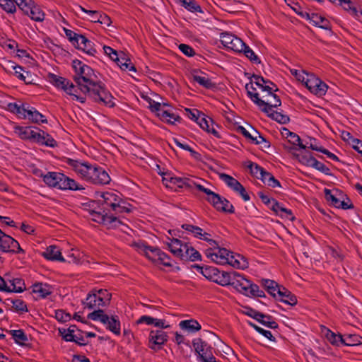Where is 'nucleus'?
I'll return each mask as SVG.
<instances>
[{"mask_svg": "<svg viewBox=\"0 0 362 362\" xmlns=\"http://www.w3.org/2000/svg\"><path fill=\"white\" fill-rule=\"evenodd\" d=\"M93 77L97 78L92 68L86 64L81 66L79 76H74V80L77 85V90H80L95 103L113 107L115 104L112 95L106 89L103 83L95 81Z\"/></svg>", "mask_w": 362, "mask_h": 362, "instance_id": "obj_1", "label": "nucleus"}, {"mask_svg": "<svg viewBox=\"0 0 362 362\" xmlns=\"http://www.w3.org/2000/svg\"><path fill=\"white\" fill-rule=\"evenodd\" d=\"M76 175L83 180L90 184L104 185L110 183L111 179L109 174L101 167L88 162H81L69 158L65 159Z\"/></svg>", "mask_w": 362, "mask_h": 362, "instance_id": "obj_2", "label": "nucleus"}, {"mask_svg": "<svg viewBox=\"0 0 362 362\" xmlns=\"http://www.w3.org/2000/svg\"><path fill=\"white\" fill-rule=\"evenodd\" d=\"M197 189L207 195L206 200L218 211L233 214L234 207L230 202L218 194L212 192L204 186H197Z\"/></svg>", "mask_w": 362, "mask_h": 362, "instance_id": "obj_3", "label": "nucleus"}, {"mask_svg": "<svg viewBox=\"0 0 362 362\" xmlns=\"http://www.w3.org/2000/svg\"><path fill=\"white\" fill-rule=\"evenodd\" d=\"M88 318L94 321H100L106 325L107 329L116 335L120 334V322L116 315L109 317L103 310L98 309L88 315Z\"/></svg>", "mask_w": 362, "mask_h": 362, "instance_id": "obj_4", "label": "nucleus"}, {"mask_svg": "<svg viewBox=\"0 0 362 362\" xmlns=\"http://www.w3.org/2000/svg\"><path fill=\"white\" fill-rule=\"evenodd\" d=\"M111 293L105 289L94 290L89 293L83 303L88 309H94L108 305L111 300Z\"/></svg>", "mask_w": 362, "mask_h": 362, "instance_id": "obj_5", "label": "nucleus"}, {"mask_svg": "<svg viewBox=\"0 0 362 362\" xmlns=\"http://www.w3.org/2000/svg\"><path fill=\"white\" fill-rule=\"evenodd\" d=\"M48 80L54 86L64 90L67 94L73 96L74 99L78 100L81 103L86 102L85 97H80L76 95L77 88L69 80L51 73L48 74Z\"/></svg>", "mask_w": 362, "mask_h": 362, "instance_id": "obj_6", "label": "nucleus"}, {"mask_svg": "<svg viewBox=\"0 0 362 362\" xmlns=\"http://www.w3.org/2000/svg\"><path fill=\"white\" fill-rule=\"evenodd\" d=\"M235 284L238 285L237 291L247 296L265 297L264 291L259 289V286L252 283L242 275L238 284L237 283Z\"/></svg>", "mask_w": 362, "mask_h": 362, "instance_id": "obj_7", "label": "nucleus"}, {"mask_svg": "<svg viewBox=\"0 0 362 362\" xmlns=\"http://www.w3.org/2000/svg\"><path fill=\"white\" fill-rule=\"evenodd\" d=\"M89 214L91 216L92 221L103 224L108 228H117L122 224V221L114 215H108L104 210L103 213L95 211L94 210H90Z\"/></svg>", "mask_w": 362, "mask_h": 362, "instance_id": "obj_8", "label": "nucleus"}, {"mask_svg": "<svg viewBox=\"0 0 362 362\" xmlns=\"http://www.w3.org/2000/svg\"><path fill=\"white\" fill-rule=\"evenodd\" d=\"M305 87L313 93L322 96L325 95L328 86L313 74H306V81H305Z\"/></svg>", "mask_w": 362, "mask_h": 362, "instance_id": "obj_9", "label": "nucleus"}, {"mask_svg": "<svg viewBox=\"0 0 362 362\" xmlns=\"http://www.w3.org/2000/svg\"><path fill=\"white\" fill-rule=\"evenodd\" d=\"M240 276L241 274L236 272H226L218 270L214 282L223 286L230 285L237 290L238 285L235 283L238 284Z\"/></svg>", "mask_w": 362, "mask_h": 362, "instance_id": "obj_10", "label": "nucleus"}, {"mask_svg": "<svg viewBox=\"0 0 362 362\" xmlns=\"http://www.w3.org/2000/svg\"><path fill=\"white\" fill-rule=\"evenodd\" d=\"M221 41L226 47L237 52H242L245 47V42L240 38L228 33L221 34Z\"/></svg>", "mask_w": 362, "mask_h": 362, "instance_id": "obj_11", "label": "nucleus"}, {"mask_svg": "<svg viewBox=\"0 0 362 362\" xmlns=\"http://www.w3.org/2000/svg\"><path fill=\"white\" fill-rule=\"evenodd\" d=\"M0 249L3 252L24 253V250L21 247L18 242L6 234H4L0 240Z\"/></svg>", "mask_w": 362, "mask_h": 362, "instance_id": "obj_12", "label": "nucleus"}, {"mask_svg": "<svg viewBox=\"0 0 362 362\" xmlns=\"http://www.w3.org/2000/svg\"><path fill=\"white\" fill-rule=\"evenodd\" d=\"M35 129L30 141L52 148L57 146V142L49 134L37 127H35Z\"/></svg>", "mask_w": 362, "mask_h": 362, "instance_id": "obj_13", "label": "nucleus"}, {"mask_svg": "<svg viewBox=\"0 0 362 362\" xmlns=\"http://www.w3.org/2000/svg\"><path fill=\"white\" fill-rule=\"evenodd\" d=\"M205 255L208 258H210L217 264H226L228 262L227 257L230 255V251L223 247H219L215 251H214V249H206Z\"/></svg>", "mask_w": 362, "mask_h": 362, "instance_id": "obj_14", "label": "nucleus"}, {"mask_svg": "<svg viewBox=\"0 0 362 362\" xmlns=\"http://www.w3.org/2000/svg\"><path fill=\"white\" fill-rule=\"evenodd\" d=\"M238 132L241 133L245 138L251 140L253 143L256 144H260L264 143V148H269L270 144L268 141L265 139L264 136H262L259 132L256 129H252V134L250 133L246 129L242 126L238 127Z\"/></svg>", "mask_w": 362, "mask_h": 362, "instance_id": "obj_15", "label": "nucleus"}, {"mask_svg": "<svg viewBox=\"0 0 362 362\" xmlns=\"http://www.w3.org/2000/svg\"><path fill=\"white\" fill-rule=\"evenodd\" d=\"M252 78L255 79V85L259 86L263 91H267L268 95L279 90L276 84L269 80H266L262 76L253 74Z\"/></svg>", "mask_w": 362, "mask_h": 362, "instance_id": "obj_16", "label": "nucleus"}, {"mask_svg": "<svg viewBox=\"0 0 362 362\" xmlns=\"http://www.w3.org/2000/svg\"><path fill=\"white\" fill-rule=\"evenodd\" d=\"M261 110L266 113L267 115L271 119L278 122L281 124H287L290 121V118L288 115H284L281 112L271 110L267 104L264 105L261 108Z\"/></svg>", "mask_w": 362, "mask_h": 362, "instance_id": "obj_17", "label": "nucleus"}, {"mask_svg": "<svg viewBox=\"0 0 362 362\" xmlns=\"http://www.w3.org/2000/svg\"><path fill=\"white\" fill-rule=\"evenodd\" d=\"M169 182L176 185L179 188H182L184 187L187 188H192L193 187H195L197 189V186H202L199 182H197L194 180L188 177H170Z\"/></svg>", "mask_w": 362, "mask_h": 362, "instance_id": "obj_18", "label": "nucleus"}, {"mask_svg": "<svg viewBox=\"0 0 362 362\" xmlns=\"http://www.w3.org/2000/svg\"><path fill=\"white\" fill-rule=\"evenodd\" d=\"M80 37L81 39L78 43L76 44L75 47L83 50L90 56H94L97 51L93 47V42L86 38L84 35H81Z\"/></svg>", "mask_w": 362, "mask_h": 362, "instance_id": "obj_19", "label": "nucleus"}, {"mask_svg": "<svg viewBox=\"0 0 362 362\" xmlns=\"http://www.w3.org/2000/svg\"><path fill=\"white\" fill-rule=\"evenodd\" d=\"M278 296L279 300L284 303L292 306L297 304L296 296L284 286L279 288Z\"/></svg>", "mask_w": 362, "mask_h": 362, "instance_id": "obj_20", "label": "nucleus"}, {"mask_svg": "<svg viewBox=\"0 0 362 362\" xmlns=\"http://www.w3.org/2000/svg\"><path fill=\"white\" fill-rule=\"evenodd\" d=\"M339 5L356 18L362 16V9L358 8L351 0H339Z\"/></svg>", "mask_w": 362, "mask_h": 362, "instance_id": "obj_21", "label": "nucleus"}, {"mask_svg": "<svg viewBox=\"0 0 362 362\" xmlns=\"http://www.w3.org/2000/svg\"><path fill=\"white\" fill-rule=\"evenodd\" d=\"M272 206L270 208L276 214L286 218L288 220L293 221L295 217L293 215L291 210L284 208L276 199H272Z\"/></svg>", "mask_w": 362, "mask_h": 362, "instance_id": "obj_22", "label": "nucleus"}, {"mask_svg": "<svg viewBox=\"0 0 362 362\" xmlns=\"http://www.w3.org/2000/svg\"><path fill=\"white\" fill-rule=\"evenodd\" d=\"M42 256L47 259L52 261H59L62 262L66 260L62 256V253L58 247L55 245L49 246L45 252L42 253Z\"/></svg>", "mask_w": 362, "mask_h": 362, "instance_id": "obj_23", "label": "nucleus"}, {"mask_svg": "<svg viewBox=\"0 0 362 362\" xmlns=\"http://www.w3.org/2000/svg\"><path fill=\"white\" fill-rule=\"evenodd\" d=\"M170 243H167L170 251L174 255L180 258L184 252L185 245H186L187 243H183L180 240L177 238H172L170 239Z\"/></svg>", "mask_w": 362, "mask_h": 362, "instance_id": "obj_24", "label": "nucleus"}, {"mask_svg": "<svg viewBox=\"0 0 362 362\" xmlns=\"http://www.w3.org/2000/svg\"><path fill=\"white\" fill-rule=\"evenodd\" d=\"M168 335L163 330H152L148 337L150 343L153 345H162L168 341Z\"/></svg>", "mask_w": 362, "mask_h": 362, "instance_id": "obj_25", "label": "nucleus"}, {"mask_svg": "<svg viewBox=\"0 0 362 362\" xmlns=\"http://www.w3.org/2000/svg\"><path fill=\"white\" fill-rule=\"evenodd\" d=\"M52 286L47 284L37 282L33 285V293L38 294L42 298H46L49 296L52 293Z\"/></svg>", "mask_w": 362, "mask_h": 362, "instance_id": "obj_26", "label": "nucleus"}, {"mask_svg": "<svg viewBox=\"0 0 362 362\" xmlns=\"http://www.w3.org/2000/svg\"><path fill=\"white\" fill-rule=\"evenodd\" d=\"M245 89L248 97L258 107L261 108L264 105H266V101L259 98V93L255 92L256 88L253 86L252 81H251L250 83H247L245 85Z\"/></svg>", "mask_w": 362, "mask_h": 362, "instance_id": "obj_27", "label": "nucleus"}, {"mask_svg": "<svg viewBox=\"0 0 362 362\" xmlns=\"http://www.w3.org/2000/svg\"><path fill=\"white\" fill-rule=\"evenodd\" d=\"M182 228L185 230H187L192 233L195 238L207 240L211 235L206 232L203 231V230L199 227L191 224H183Z\"/></svg>", "mask_w": 362, "mask_h": 362, "instance_id": "obj_28", "label": "nucleus"}, {"mask_svg": "<svg viewBox=\"0 0 362 362\" xmlns=\"http://www.w3.org/2000/svg\"><path fill=\"white\" fill-rule=\"evenodd\" d=\"M284 137L288 139V142L293 145H297L301 149H305L306 146L301 142L300 136L296 133L290 132L287 128L284 127L281 131Z\"/></svg>", "mask_w": 362, "mask_h": 362, "instance_id": "obj_29", "label": "nucleus"}, {"mask_svg": "<svg viewBox=\"0 0 362 362\" xmlns=\"http://www.w3.org/2000/svg\"><path fill=\"white\" fill-rule=\"evenodd\" d=\"M179 326L182 330L190 333H194L202 329L201 325L194 319L182 320L180 322Z\"/></svg>", "mask_w": 362, "mask_h": 362, "instance_id": "obj_30", "label": "nucleus"}, {"mask_svg": "<svg viewBox=\"0 0 362 362\" xmlns=\"http://www.w3.org/2000/svg\"><path fill=\"white\" fill-rule=\"evenodd\" d=\"M310 22L313 23V25L315 26H317L325 30H331V25L329 21L325 17L317 13H311Z\"/></svg>", "mask_w": 362, "mask_h": 362, "instance_id": "obj_31", "label": "nucleus"}, {"mask_svg": "<svg viewBox=\"0 0 362 362\" xmlns=\"http://www.w3.org/2000/svg\"><path fill=\"white\" fill-rule=\"evenodd\" d=\"M194 268H196L198 272H200L207 279L214 282L215 281L218 271L217 268L214 267H201L197 264L194 266Z\"/></svg>", "mask_w": 362, "mask_h": 362, "instance_id": "obj_32", "label": "nucleus"}, {"mask_svg": "<svg viewBox=\"0 0 362 362\" xmlns=\"http://www.w3.org/2000/svg\"><path fill=\"white\" fill-rule=\"evenodd\" d=\"M180 259L182 260H190L194 262L201 259V255L194 247H190L187 244L185 245V250Z\"/></svg>", "mask_w": 362, "mask_h": 362, "instance_id": "obj_33", "label": "nucleus"}, {"mask_svg": "<svg viewBox=\"0 0 362 362\" xmlns=\"http://www.w3.org/2000/svg\"><path fill=\"white\" fill-rule=\"evenodd\" d=\"M101 197L103 199L104 204L112 208L117 207V204L121 201V199L112 192H105L102 193Z\"/></svg>", "mask_w": 362, "mask_h": 362, "instance_id": "obj_34", "label": "nucleus"}, {"mask_svg": "<svg viewBox=\"0 0 362 362\" xmlns=\"http://www.w3.org/2000/svg\"><path fill=\"white\" fill-rule=\"evenodd\" d=\"M6 331L12 336L13 339H14L16 344L21 346L26 345V341H28V338L23 329Z\"/></svg>", "mask_w": 362, "mask_h": 362, "instance_id": "obj_35", "label": "nucleus"}, {"mask_svg": "<svg viewBox=\"0 0 362 362\" xmlns=\"http://www.w3.org/2000/svg\"><path fill=\"white\" fill-rule=\"evenodd\" d=\"M40 176L43 178V181L51 187H57V184L59 177H61L60 173L57 172H48L47 174H41Z\"/></svg>", "mask_w": 362, "mask_h": 362, "instance_id": "obj_36", "label": "nucleus"}, {"mask_svg": "<svg viewBox=\"0 0 362 362\" xmlns=\"http://www.w3.org/2000/svg\"><path fill=\"white\" fill-rule=\"evenodd\" d=\"M26 117H28L30 120H31L33 122L38 123H46L47 119H45V116L40 113L37 110H36L34 107H32L31 109H28L25 112Z\"/></svg>", "mask_w": 362, "mask_h": 362, "instance_id": "obj_37", "label": "nucleus"}, {"mask_svg": "<svg viewBox=\"0 0 362 362\" xmlns=\"http://www.w3.org/2000/svg\"><path fill=\"white\" fill-rule=\"evenodd\" d=\"M261 283L267 291L274 298H276V295L275 292H278L279 288L282 286L270 279H262Z\"/></svg>", "mask_w": 362, "mask_h": 362, "instance_id": "obj_38", "label": "nucleus"}, {"mask_svg": "<svg viewBox=\"0 0 362 362\" xmlns=\"http://www.w3.org/2000/svg\"><path fill=\"white\" fill-rule=\"evenodd\" d=\"M15 133H16L21 139L31 140L32 136H33V129L31 127L18 126L15 128Z\"/></svg>", "mask_w": 362, "mask_h": 362, "instance_id": "obj_39", "label": "nucleus"}, {"mask_svg": "<svg viewBox=\"0 0 362 362\" xmlns=\"http://www.w3.org/2000/svg\"><path fill=\"white\" fill-rule=\"evenodd\" d=\"M193 81L198 83L200 86L212 89L216 88V83L211 81L210 78L206 76H199L197 74H192Z\"/></svg>", "mask_w": 362, "mask_h": 362, "instance_id": "obj_40", "label": "nucleus"}, {"mask_svg": "<svg viewBox=\"0 0 362 362\" xmlns=\"http://www.w3.org/2000/svg\"><path fill=\"white\" fill-rule=\"evenodd\" d=\"M342 344L345 346H357L362 344V337L358 334H344Z\"/></svg>", "mask_w": 362, "mask_h": 362, "instance_id": "obj_41", "label": "nucleus"}, {"mask_svg": "<svg viewBox=\"0 0 362 362\" xmlns=\"http://www.w3.org/2000/svg\"><path fill=\"white\" fill-rule=\"evenodd\" d=\"M8 281L11 283V286H13L12 288H10V291L8 293H22L25 290H26V286L24 280L22 279L21 278H14Z\"/></svg>", "mask_w": 362, "mask_h": 362, "instance_id": "obj_42", "label": "nucleus"}, {"mask_svg": "<svg viewBox=\"0 0 362 362\" xmlns=\"http://www.w3.org/2000/svg\"><path fill=\"white\" fill-rule=\"evenodd\" d=\"M219 177L233 191L238 189V187L241 185L240 182L229 175L221 173Z\"/></svg>", "mask_w": 362, "mask_h": 362, "instance_id": "obj_43", "label": "nucleus"}, {"mask_svg": "<svg viewBox=\"0 0 362 362\" xmlns=\"http://www.w3.org/2000/svg\"><path fill=\"white\" fill-rule=\"evenodd\" d=\"M262 181L272 187H281V184L279 180H277L272 173L266 171L264 174L262 175V177H260Z\"/></svg>", "mask_w": 362, "mask_h": 362, "instance_id": "obj_44", "label": "nucleus"}, {"mask_svg": "<svg viewBox=\"0 0 362 362\" xmlns=\"http://www.w3.org/2000/svg\"><path fill=\"white\" fill-rule=\"evenodd\" d=\"M8 110L13 113L17 114L20 117L26 118L25 112L27 107L25 105H18L16 103H9L8 105Z\"/></svg>", "mask_w": 362, "mask_h": 362, "instance_id": "obj_45", "label": "nucleus"}, {"mask_svg": "<svg viewBox=\"0 0 362 362\" xmlns=\"http://www.w3.org/2000/svg\"><path fill=\"white\" fill-rule=\"evenodd\" d=\"M28 16L30 17L31 19L35 21H42L45 18V13L42 11L38 7L33 5L29 11V13H27Z\"/></svg>", "mask_w": 362, "mask_h": 362, "instance_id": "obj_46", "label": "nucleus"}, {"mask_svg": "<svg viewBox=\"0 0 362 362\" xmlns=\"http://www.w3.org/2000/svg\"><path fill=\"white\" fill-rule=\"evenodd\" d=\"M247 167L250 169L251 174L258 179H260V177H262V175L264 174L266 172L263 168L252 161L247 162Z\"/></svg>", "mask_w": 362, "mask_h": 362, "instance_id": "obj_47", "label": "nucleus"}, {"mask_svg": "<svg viewBox=\"0 0 362 362\" xmlns=\"http://www.w3.org/2000/svg\"><path fill=\"white\" fill-rule=\"evenodd\" d=\"M327 339L333 345L339 346V344H342L344 335L341 334H336L329 329L327 330L325 334Z\"/></svg>", "mask_w": 362, "mask_h": 362, "instance_id": "obj_48", "label": "nucleus"}, {"mask_svg": "<svg viewBox=\"0 0 362 362\" xmlns=\"http://www.w3.org/2000/svg\"><path fill=\"white\" fill-rule=\"evenodd\" d=\"M228 259V262L226 264L231 265L233 267L240 269H245L248 267V262H238L235 257V255L233 252H230V255L227 257Z\"/></svg>", "mask_w": 362, "mask_h": 362, "instance_id": "obj_49", "label": "nucleus"}, {"mask_svg": "<svg viewBox=\"0 0 362 362\" xmlns=\"http://www.w3.org/2000/svg\"><path fill=\"white\" fill-rule=\"evenodd\" d=\"M182 6L187 10L191 12L202 13L201 6L196 2L195 0H180Z\"/></svg>", "mask_w": 362, "mask_h": 362, "instance_id": "obj_50", "label": "nucleus"}, {"mask_svg": "<svg viewBox=\"0 0 362 362\" xmlns=\"http://www.w3.org/2000/svg\"><path fill=\"white\" fill-rule=\"evenodd\" d=\"M294 156L300 163L308 167H311L315 160V157H313L310 153H305L304 154H294Z\"/></svg>", "mask_w": 362, "mask_h": 362, "instance_id": "obj_51", "label": "nucleus"}, {"mask_svg": "<svg viewBox=\"0 0 362 362\" xmlns=\"http://www.w3.org/2000/svg\"><path fill=\"white\" fill-rule=\"evenodd\" d=\"M257 321L267 327L271 329L278 328V324L275 321L272 320V317L270 315L264 314V317L260 318L258 317V320H257Z\"/></svg>", "mask_w": 362, "mask_h": 362, "instance_id": "obj_52", "label": "nucleus"}, {"mask_svg": "<svg viewBox=\"0 0 362 362\" xmlns=\"http://www.w3.org/2000/svg\"><path fill=\"white\" fill-rule=\"evenodd\" d=\"M0 6L7 13H13L16 10V0H1Z\"/></svg>", "mask_w": 362, "mask_h": 362, "instance_id": "obj_53", "label": "nucleus"}, {"mask_svg": "<svg viewBox=\"0 0 362 362\" xmlns=\"http://www.w3.org/2000/svg\"><path fill=\"white\" fill-rule=\"evenodd\" d=\"M6 300H10V303L13 305V308L16 312H27L28 308L25 303L20 299H11L7 298Z\"/></svg>", "mask_w": 362, "mask_h": 362, "instance_id": "obj_54", "label": "nucleus"}, {"mask_svg": "<svg viewBox=\"0 0 362 362\" xmlns=\"http://www.w3.org/2000/svg\"><path fill=\"white\" fill-rule=\"evenodd\" d=\"M59 332L62 336V338L66 341H74L80 346H84L87 344L86 342H81L76 339V336L72 333L67 332L66 329H59Z\"/></svg>", "mask_w": 362, "mask_h": 362, "instance_id": "obj_55", "label": "nucleus"}, {"mask_svg": "<svg viewBox=\"0 0 362 362\" xmlns=\"http://www.w3.org/2000/svg\"><path fill=\"white\" fill-rule=\"evenodd\" d=\"M192 344L194 347L195 351L198 354V357L200 356L201 353L206 351V348H209V346H207V344L201 338L194 339Z\"/></svg>", "mask_w": 362, "mask_h": 362, "instance_id": "obj_56", "label": "nucleus"}, {"mask_svg": "<svg viewBox=\"0 0 362 362\" xmlns=\"http://www.w3.org/2000/svg\"><path fill=\"white\" fill-rule=\"evenodd\" d=\"M244 54L252 62L255 64H260L261 61L257 54L245 43V47L243 49Z\"/></svg>", "mask_w": 362, "mask_h": 362, "instance_id": "obj_57", "label": "nucleus"}, {"mask_svg": "<svg viewBox=\"0 0 362 362\" xmlns=\"http://www.w3.org/2000/svg\"><path fill=\"white\" fill-rule=\"evenodd\" d=\"M133 245L138 252L145 255L147 258H153V257H150V253L148 252V249L150 248V246L146 245L145 243H134Z\"/></svg>", "mask_w": 362, "mask_h": 362, "instance_id": "obj_58", "label": "nucleus"}, {"mask_svg": "<svg viewBox=\"0 0 362 362\" xmlns=\"http://www.w3.org/2000/svg\"><path fill=\"white\" fill-rule=\"evenodd\" d=\"M123 57H121L122 60H124V63H122L121 64H119V68L122 70H127L131 71H136V67L134 64L131 62V60L127 57V55L124 53H122Z\"/></svg>", "mask_w": 362, "mask_h": 362, "instance_id": "obj_59", "label": "nucleus"}, {"mask_svg": "<svg viewBox=\"0 0 362 362\" xmlns=\"http://www.w3.org/2000/svg\"><path fill=\"white\" fill-rule=\"evenodd\" d=\"M16 5L19 9L21 10L25 14L29 13V11L31 7L34 5L32 0H16Z\"/></svg>", "mask_w": 362, "mask_h": 362, "instance_id": "obj_60", "label": "nucleus"}, {"mask_svg": "<svg viewBox=\"0 0 362 362\" xmlns=\"http://www.w3.org/2000/svg\"><path fill=\"white\" fill-rule=\"evenodd\" d=\"M211 349V348L209 346V348L206 349V351L200 354L199 358L202 362H217L216 358L213 356Z\"/></svg>", "mask_w": 362, "mask_h": 362, "instance_id": "obj_61", "label": "nucleus"}, {"mask_svg": "<svg viewBox=\"0 0 362 362\" xmlns=\"http://www.w3.org/2000/svg\"><path fill=\"white\" fill-rule=\"evenodd\" d=\"M311 168H313L323 173H325V175H330V169L327 167L325 164H323L322 163L318 161L315 158V160L313 161V165L311 166Z\"/></svg>", "mask_w": 362, "mask_h": 362, "instance_id": "obj_62", "label": "nucleus"}, {"mask_svg": "<svg viewBox=\"0 0 362 362\" xmlns=\"http://www.w3.org/2000/svg\"><path fill=\"white\" fill-rule=\"evenodd\" d=\"M64 33H65L66 37H68V39L75 46L76 44L78 43V42L80 40V39H81L80 36H81L82 35H78L69 29L64 28Z\"/></svg>", "mask_w": 362, "mask_h": 362, "instance_id": "obj_63", "label": "nucleus"}, {"mask_svg": "<svg viewBox=\"0 0 362 362\" xmlns=\"http://www.w3.org/2000/svg\"><path fill=\"white\" fill-rule=\"evenodd\" d=\"M325 196L327 202H331L332 204L335 207L338 208L340 200L337 199L334 195L332 194V192L329 189H325Z\"/></svg>", "mask_w": 362, "mask_h": 362, "instance_id": "obj_64", "label": "nucleus"}]
</instances>
